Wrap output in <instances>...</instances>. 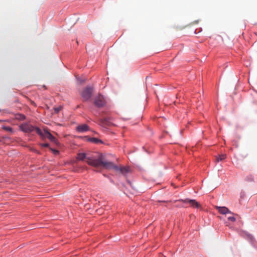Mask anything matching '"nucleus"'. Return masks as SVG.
Returning a JSON list of instances; mask_svg holds the SVG:
<instances>
[{"label":"nucleus","instance_id":"13","mask_svg":"<svg viewBox=\"0 0 257 257\" xmlns=\"http://www.w3.org/2000/svg\"><path fill=\"white\" fill-rule=\"evenodd\" d=\"M225 158H226V155L222 154V155L218 156V157H217L216 158V160H217V162H219L220 161L223 160Z\"/></svg>","mask_w":257,"mask_h":257},{"label":"nucleus","instance_id":"16","mask_svg":"<svg viewBox=\"0 0 257 257\" xmlns=\"http://www.w3.org/2000/svg\"><path fill=\"white\" fill-rule=\"evenodd\" d=\"M228 220L231 221V222H235L236 220V219L233 216H230L227 218Z\"/></svg>","mask_w":257,"mask_h":257},{"label":"nucleus","instance_id":"2","mask_svg":"<svg viewBox=\"0 0 257 257\" xmlns=\"http://www.w3.org/2000/svg\"><path fill=\"white\" fill-rule=\"evenodd\" d=\"M20 129L24 132L31 133L35 131L40 136H43L42 131L38 127H34L28 123H22L20 125Z\"/></svg>","mask_w":257,"mask_h":257},{"label":"nucleus","instance_id":"7","mask_svg":"<svg viewBox=\"0 0 257 257\" xmlns=\"http://www.w3.org/2000/svg\"><path fill=\"white\" fill-rule=\"evenodd\" d=\"M111 120L112 118L109 117L101 119L100 120V124L103 126L112 125L113 123L111 122Z\"/></svg>","mask_w":257,"mask_h":257},{"label":"nucleus","instance_id":"18","mask_svg":"<svg viewBox=\"0 0 257 257\" xmlns=\"http://www.w3.org/2000/svg\"><path fill=\"white\" fill-rule=\"evenodd\" d=\"M41 146L43 147H49V144L47 143L42 144Z\"/></svg>","mask_w":257,"mask_h":257},{"label":"nucleus","instance_id":"8","mask_svg":"<svg viewBox=\"0 0 257 257\" xmlns=\"http://www.w3.org/2000/svg\"><path fill=\"white\" fill-rule=\"evenodd\" d=\"M215 208L218 211V212L222 214H226L227 213H229L231 214H233V213L231 212L227 207L223 206H215Z\"/></svg>","mask_w":257,"mask_h":257},{"label":"nucleus","instance_id":"17","mask_svg":"<svg viewBox=\"0 0 257 257\" xmlns=\"http://www.w3.org/2000/svg\"><path fill=\"white\" fill-rule=\"evenodd\" d=\"M50 149L52 151V152L53 153V154L54 155H58L59 154V151L58 150H55V149H53L52 148H51Z\"/></svg>","mask_w":257,"mask_h":257},{"label":"nucleus","instance_id":"14","mask_svg":"<svg viewBox=\"0 0 257 257\" xmlns=\"http://www.w3.org/2000/svg\"><path fill=\"white\" fill-rule=\"evenodd\" d=\"M62 106H59L57 107H54L53 108L54 112L53 113H58L61 109H62Z\"/></svg>","mask_w":257,"mask_h":257},{"label":"nucleus","instance_id":"9","mask_svg":"<svg viewBox=\"0 0 257 257\" xmlns=\"http://www.w3.org/2000/svg\"><path fill=\"white\" fill-rule=\"evenodd\" d=\"M45 136L47 137L48 139H49L51 142L55 143L56 144H58L57 141L55 139V138L49 132L45 131Z\"/></svg>","mask_w":257,"mask_h":257},{"label":"nucleus","instance_id":"4","mask_svg":"<svg viewBox=\"0 0 257 257\" xmlns=\"http://www.w3.org/2000/svg\"><path fill=\"white\" fill-rule=\"evenodd\" d=\"M93 90V87L90 86H88L83 89L80 94L83 101H87L91 98Z\"/></svg>","mask_w":257,"mask_h":257},{"label":"nucleus","instance_id":"15","mask_svg":"<svg viewBox=\"0 0 257 257\" xmlns=\"http://www.w3.org/2000/svg\"><path fill=\"white\" fill-rule=\"evenodd\" d=\"M3 129L7 131L13 132V128L10 126H3Z\"/></svg>","mask_w":257,"mask_h":257},{"label":"nucleus","instance_id":"1","mask_svg":"<svg viewBox=\"0 0 257 257\" xmlns=\"http://www.w3.org/2000/svg\"><path fill=\"white\" fill-rule=\"evenodd\" d=\"M89 163L94 166H102V167L107 170L113 169L116 172H119L123 175H125L130 171L128 167H118L114 164L112 162H108L104 159L103 156H100L96 159H89Z\"/></svg>","mask_w":257,"mask_h":257},{"label":"nucleus","instance_id":"6","mask_svg":"<svg viewBox=\"0 0 257 257\" xmlns=\"http://www.w3.org/2000/svg\"><path fill=\"white\" fill-rule=\"evenodd\" d=\"M179 201L188 203L191 206L196 208H198L200 206V204L196 202L195 200L186 199L185 200H180Z\"/></svg>","mask_w":257,"mask_h":257},{"label":"nucleus","instance_id":"10","mask_svg":"<svg viewBox=\"0 0 257 257\" xmlns=\"http://www.w3.org/2000/svg\"><path fill=\"white\" fill-rule=\"evenodd\" d=\"M88 130V126L85 124L79 125L77 127V131L80 133L86 132Z\"/></svg>","mask_w":257,"mask_h":257},{"label":"nucleus","instance_id":"11","mask_svg":"<svg viewBox=\"0 0 257 257\" xmlns=\"http://www.w3.org/2000/svg\"><path fill=\"white\" fill-rule=\"evenodd\" d=\"M15 118L18 120H22L25 119V116L24 114L18 113L15 114Z\"/></svg>","mask_w":257,"mask_h":257},{"label":"nucleus","instance_id":"5","mask_svg":"<svg viewBox=\"0 0 257 257\" xmlns=\"http://www.w3.org/2000/svg\"><path fill=\"white\" fill-rule=\"evenodd\" d=\"M93 103L96 107L100 108L103 107L106 104V101L103 95L99 94L95 97Z\"/></svg>","mask_w":257,"mask_h":257},{"label":"nucleus","instance_id":"3","mask_svg":"<svg viewBox=\"0 0 257 257\" xmlns=\"http://www.w3.org/2000/svg\"><path fill=\"white\" fill-rule=\"evenodd\" d=\"M100 156H103L102 154H99L97 156H93L91 157H87L85 153H80L77 154V159L80 161H84V159L87 160V163L88 165L93 166L94 167H102V166H94L92 164L89 163V159H96L98 158Z\"/></svg>","mask_w":257,"mask_h":257},{"label":"nucleus","instance_id":"12","mask_svg":"<svg viewBox=\"0 0 257 257\" xmlns=\"http://www.w3.org/2000/svg\"><path fill=\"white\" fill-rule=\"evenodd\" d=\"M89 141L94 143L97 144L98 143H102V141L95 138H92L89 139Z\"/></svg>","mask_w":257,"mask_h":257}]
</instances>
